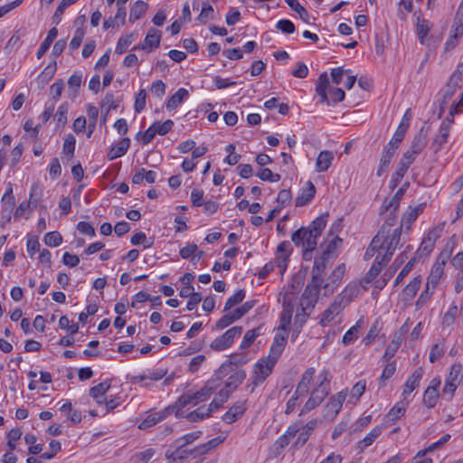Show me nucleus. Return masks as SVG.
<instances>
[{
  "instance_id": "21",
  "label": "nucleus",
  "mask_w": 463,
  "mask_h": 463,
  "mask_svg": "<svg viewBox=\"0 0 463 463\" xmlns=\"http://www.w3.org/2000/svg\"><path fill=\"white\" fill-rule=\"evenodd\" d=\"M287 337V334L281 335L277 333L276 335L274 336L273 343L270 346L269 354L268 356L278 360L285 348Z\"/></svg>"
},
{
  "instance_id": "13",
  "label": "nucleus",
  "mask_w": 463,
  "mask_h": 463,
  "mask_svg": "<svg viewBox=\"0 0 463 463\" xmlns=\"http://www.w3.org/2000/svg\"><path fill=\"white\" fill-rule=\"evenodd\" d=\"M322 285V282H313V279H311V281L307 284L306 287L302 298L303 300L306 301L307 307L309 309H313L315 307V304L317 301L318 294H319V288Z\"/></svg>"
},
{
  "instance_id": "40",
  "label": "nucleus",
  "mask_w": 463,
  "mask_h": 463,
  "mask_svg": "<svg viewBox=\"0 0 463 463\" xmlns=\"http://www.w3.org/2000/svg\"><path fill=\"white\" fill-rule=\"evenodd\" d=\"M402 342V336L395 335L394 338L387 345V347L384 351V354L383 355V359L385 361H389L392 356H394V354L397 352L398 348L400 347Z\"/></svg>"
},
{
  "instance_id": "14",
  "label": "nucleus",
  "mask_w": 463,
  "mask_h": 463,
  "mask_svg": "<svg viewBox=\"0 0 463 463\" xmlns=\"http://www.w3.org/2000/svg\"><path fill=\"white\" fill-rule=\"evenodd\" d=\"M390 215L385 221V222L382 225L381 229L379 230L378 233L373 237L372 240V245L373 247H376L380 245L378 242L380 241V239L383 237H388V233L392 231V227L395 224L397 215L396 211L393 210V208H391L389 210Z\"/></svg>"
},
{
  "instance_id": "5",
  "label": "nucleus",
  "mask_w": 463,
  "mask_h": 463,
  "mask_svg": "<svg viewBox=\"0 0 463 463\" xmlns=\"http://www.w3.org/2000/svg\"><path fill=\"white\" fill-rule=\"evenodd\" d=\"M243 328L242 326H233L228 329L224 334L221 336L215 338L210 345V347L217 352L223 351L230 347L236 336H239L242 334Z\"/></svg>"
},
{
  "instance_id": "24",
  "label": "nucleus",
  "mask_w": 463,
  "mask_h": 463,
  "mask_svg": "<svg viewBox=\"0 0 463 463\" xmlns=\"http://www.w3.org/2000/svg\"><path fill=\"white\" fill-rule=\"evenodd\" d=\"M387 263H389V261L383 260V257H381V254L378 253L371 269L364 277V281L366 283H371L379 275L383 268L386 266Z\"/></svg>"
},
{
  "instance_id": "30",
  "label": "nucleus",
  "mask_w": 463,
  "mask_h": 463,
  "mask_svg": "<svg viewBox=\"0 0 463 463\" xmlns=\"http://www.w3.org/2000/svg\"><path fill=\"white\" fill-rule=\"evenodd\" d=\"M110 388L109 382L100 383L90 389V395L97 402V403H103L106 399L104 398L105 393Z\"/></svg>"
},
{
  "instance_id": "15",
  "label": "nucleus",
  "mask_w": 463,
  "mask_h": 463,
  "mask_svg": "<svg viewBox=\"0 0 463 463\" xmlns=\"http://www.w3.org/2000/svg\"><path fill=\"white\" fill-rule=\"evenodd\" d=\"M229 374L228 379L224 383L225 388L222 390L226 391L230 395V393L235 391L238 386L242 383L246 378V372L243 369H238L236 367L235 370Z\"/></svg>"
},
{
  "instance_id": "3",
  "label": "nucleus",
  "mask_w": 463,
  "mask_h": 463,
  "mask_svg": "<svg viewBox=\"0 0 463 463\" xmlns=\"http://www.w3.org/2000/svg\"><path fill=\"white\" fill-rule=\"evenodd\" d=\"M350 290L346 288L340 295L335 297V300L323 312L319 322L322 326H327L352 301L353 295L348 294Z\"/></svg>"
},
{
  "instance_id": "19",
  "label": "nucleus",
  "mask_w": 463,
  "mask_h": 463,
  "mask_svg": "<svg viewBox=\"0 0 463 463\" xmlns=\"http://www.w3.org/2000/svg\"><path fill=\"white\" fill-rule=\"evenodd\" d=\"M317 423V420H311L300 428L298 438L293 444L295 448L302 447L306 444L311 433L315 430Z\"/></svg>"
},
{
  "instance_id": "32",
  "label": "nucleus",
  "mask_w": 463,
  "mask_h": 463,
  "mask_svg": "<svg viewBox=\"0 0 463 463\" xmlns=\"http://www.w3.org/2000/svg\"><path fill=\"white\" fill-rule=\"evenodd\" d=\"M57 70L56 61L49 63L37 78L38 84L43 88L54 76Z\"/></svg>"
},
{
  "instance_id": "58",
  "label": "nucleus",
  "mask_w": 463,
  "mask_h": 463,
  "mask_svg": "<svg viewBox=\"0 0 463 463\" xmlns=\"http://www.w3.org/2000/svg\"><path fill=\"white\" fill-rule=\"evenodd\" d=\"M292 195L290 190L283 189L279 191L277 197V202L279 204V207L283 208L290 203Z\"/></svg>"
},
{
  "instance_id": "51",
  "label": "nucleus",
  "mask_w": 463,
  "mask_h": 463,
  "mask_svg": "<svg viewBox=\"0 0 463 463\" xmlns=\"http://www.w3.org/2000/svg\"><path fill=\"white\" fill-rule=\"evenodd\" d=\"M259 335L260 333L258 328L247 331L241 343V349L249 348L253 344V342L255 341Z\"/></svg>"
},
{
  "instance_id": "27",
  "label": "nucleus",
  "mask_w": 463,
  "mask_h": 463,
  "mask_svg": "<svg viewBox=\"0 0 463 463\" xmlns=\"http://www.w3.org/2000/svg\"><path fill=\"white\" fill-rule=\"evenodd\" d=\"M315 373L313 367L307 368L301 376V380L298 383L295 394L304 395L308 392V385L311 383Z\"/></svg>"
},
{
  "instance_id": "60",
  "label": "nucleus",
  "mask_w": 463,
  "mask_h": 463,
  "mask_svg": "<svg viewBox=\"0 0 463 463\" xmlns=\"http://www.w3.org/2000/svg\"><path fill=\"white\" fill-rule=\"evenodd\" d=\"M211 415H206V410H204L203 407H200L190 413L187 414L186 418L191 422H196L198 420H202L204 418H208Z\"/></svg>"
},
{
  "instance_id": "16",
  "label": "nucleus",
  "mask_w": 463,
  "mask_h": 463,
  "mask_svg": "<svg viewBox=\"0 0 463 463\" xmlns=\"http://www.w3.org/2000/svg\"><path fill=\"white\" fill-rule=\"evenodd\" d=\"M329 261V257L322 254L319 258H316L314 260V266L312 268V279L313 282H322L326 274V269Z\"/></svg>"
},
{
  "instance_id": "42",
  "label": "nucleus",
  "mask_w": 463,
  "mask_h": 463,
  "mask_svg": "<svg viewBox=\"0 0 463 463\" xmlns=\"http://www.w3.org/2000/svg\"><path fill=\"white\" fill-rule=\"evenodd\" d=\"M76 139L72 134H67L64 137L62 153L68 156L69 159L72 158L75 151Z\"/></svg>"
},
{
  "instance_id": "44",
  "label": "nucleus",
  "mask_w": 463,
  "mask_h": 463,
  "mask_svg": "<svg viewBox=\"0 0 463 463\" xmlns=\"http://www.w3.org/2000/svg\"><path fill=\"white\" fill-rule=\"evenodd\" d=\"M118 107V100L115 99L113 93H107L101 103V109L106 111L104 115V121L106 120V115L111 110L116 109Z\"/></svg>"
},
{
  "instance_id": "56",
  "label": "nucleus",
  "mask_w": 463,
  "mask_h": 463,
  "mask_svg": "<svg viewBox=\"0 0 463 463\" xmlns=\"http://www.w3.org/2000/svg\"><path fill=\"white\" fill-rule=\"evenodd\" d=\"M145 14V4L142 1L137 2L130 10L129 20H138Z\"/></svg>"
},
{
  "instance_id": "28",
  "label": "nucleus",
  "mask_w": 463,
  "mask_h": 463,
  "mask_svg": "<svg viewBox=\"0 0 463 463\" xmlns=\"http://www.w3.org/2000/svg\"><path fill=\"white\" fill-rule=\"evenodd\" d=\"M423 375V369L421 367H418L414 370L412 374L407 379L403 390V395L410 394L413 392L416 387H418L420 380Z\"/></svg>"
},
{
  "instance_id": "36",
  "label": "nucleus",
  "mask_w": 463,
  "mask_h": 463,
  "mask_svg": "<svg viewBox=\"0 0 463 463\" xmlns=\"http://www.w3.org/2000/svg\"><path fill=\"white\" fill-rule=\"evenodd\" d=\"M57 35H58V30L55 27L49 30L46 38L41 43V45L36 52L37 59H41L44 55V53L48 51L52 43L57 37Z\"/></svg>"
},
{
  "instance_id": "37",
  "label": "nucleus",
  "mask_w": 463,
  "mask_h": 463,
  "mask_svg": "<svg viewBox=\"0 0 463 463\" xmlns=\"http://www.w3.org/2000/svg\"><path fill=\"white\" fill-rule=\"evenodd\" d=\"M229 396L226 391L221 390L206 409V415H211L212 412L221 408L227 402Z\"/></svg>"
},
{
  "instance_id": "29",
  "label": "nucleus",
  "mask_w": 463,
  "mask_h": 463,
  "mask_svg": "<svg viewBox=\"0 0 463 463\" xmlns=\"http://www.w3.org/2000/svg\"><path fill=\"white\" fill-rule=\"evenodd\" d=\"M334 160V154L331 151H321L317 158L316 166L318 173L326 171Z\"/></svg>"
},
{
  "instance_id": "9",
  "label": "nucleus",
  "mask_w": 463,
  "mask_h": 463,
  "mask_svg": "<svg viewBox=\"0 0 463 463\" xmlns=\"http://www.w3.org/2000/svg\"><path fill=\"white\" fill-rule=\"evenodd\" d=\"M413 163V158H411L410 156H402L400 160L397 170L392 174V178L390 180V189L394 190L401 180L403 178L404 175L408 171L410 165Z\"/></svg>"
},
{
  "instance_id": "62",
  "label": "nucleus",
  "mask_w": 463,
  "mask_h": 463,
  "mask_svg": "<svg viewBox=\"0 0 463 463\" xmlns=\"http://www.w3.org/2000/svg\"><path fill=\"white\" fill-rule=\"evenodd\" d=\"M84 34H85L84 30L81 28H78L75 31L74 36L69 44V47L71 50L74 51L80 46L82 40L84 38Z\"/></svg>"
},
{
  "instance_id": "10",
  "label": "nucleus",
  "mask_w": 463,
  "mask_h": 463,
  "mask_svg": "<svg viewBox=\"0 0 463 463\" xmlns=\"http://www.w3.org/2000/svg\"><path fill=\"white\" fill-rule=\"evenodd\" d=\"M174 121L166 119L164 122L156 121L148 128H146V144L149 143L156 135H166L173 128Z\"/></svg>"
},
{
  "instance_id": "39",
  "label": "nucleus",
  "mask_w": 463,
  "mask_h": 463,
  "mask_svg": "<svg viewBox=\"0 0 463 463\" xmlns=\"http://www.w3.org/2000/svg\"><path fill=\"white\" fill-rule=\"evenodd\" d=\"M421 279L420 277H415L412 280L410 281L408 285L403 288L402 294L405 300L411 299L419 290L420 287Z\"/></svg>"
},
{
  "instance_id": "25",
  "label": "nucleus",
  "mask_w": 463,
  "mask_h": 463,
  "mask_svg": "<svg viewBox=\"0 0 463 463\" xmlns=\"http://www.w3.org/2000/svg\"><path fill=\"white\" fill-rule=\"evenodd\" d=\"M189 97V92L184 88H180L166 101L165 107L168 110L176 109Z\"/></svg>"
},
{
  "instance_id": "7",
  "label": "nucleus",
  "mask_w": 463,
  "mask_h": 463,
  "mask_svg": "<svg viewBox=\"0 0 463 463\" xmlns=\"http://www.w3.org/2000/svg\"><path fill=\"white\" fill-rule=\"evenodd\" d=\"M346 395V391H341L329 399V402L324 408V418L326 420L333 421L336 418L337 414L342 409Z\"/></svg>"
},
{
  "instance_id": "33",
  "label": "nucleus",
  "mask_w": 463,
  "mask_h": 463,
  "mask_svg": "<svg viewBox=\"0 0 463 463\" xmlns=\"http://www.w3.org/2000/svg\"><path fill=\"white\" fill-rule=\"evenodd\" d=\"M410 185L409 182H405L394 194L390 202L384 205V210L389 211L391 208H393L394 211H397L400 205V202L406 193L408 187Z\"/></svg>"
},
{
  "instance_id": "46",
  "label": "nucleus",
  "mask_w": 463,
  "mask_h": 463,
  "mask_svg": "<svg viewBox=\"0 0 463 463\" xmlns=\"http://www.w3.org/2000/svg\"><path fill=\"white\" fill-rule=\"evenodd\" d=\"M362 319L358 320L356 324L352 326L343 336V344L348 345L353 343L358 337V330L361 327Z\"/></svg>"
},
{
  "instance_id": "61",
  "label": "nucleus",
  "mask_w": 463,
  "mask_h": 463,
  "mask_svg": "<svg viewBox=\"0 0 463 463\" xmlns=\"http://www.w3.org/2000/svg\"><path fill=\"white\" fill-rule=\"evenodd\" d=\"M43 194V188L39 183H33L31 185L29 199L40 202Z\"/></svg>"
},
{
  "instance_id": "23",
  "label": "nucleus",
  "mask_w": 463,
  "mask_h": 463,
  "mask_svg": "<svg viewBox=\"0 0 463 463\" xmlns=\"http://www.w3.org/2000/svg\"><path fill=\"white\" fill-rule=\"evenodd\" d=\"M201 435H202V431L197 430V431H194V432H191V433L182 436L180 439H178L176 440V443L178 444V448H177L175 453L180 454L179 455L180 458L187 457V455H189V454L184 452V450H182V449L184 447H185L186 445L194 442L197 439H199L201 437Z\"/></svg>"
},
{
  "instance_id": "31",
  "label": "nucleus",
  "mask_w": 463,
  "mask_h": 463,
  "mask_svg": "<svg viewBox=\"0 0 463 463\" xmlns=\"http://www.w3.org/2000/svg\"><path fill=\"white\" fill-rule=\"evenodd\" d=\"M129 143L130 141L128 138H123L118 144L113 146L107 155L109 160H114L124 156L129 146Z\"/></svg>"
},
{
  "instance_id": "2",
  "label": "nucleus",
  "mask_w": 463,
  "mask_h": 463,
  "mask_svg": "<svg viewBox=\"0 0 463 463\" xmlns=\"http://www.w3.org/2000/svg\"><path fill=\"white\" fill-rule=\"evenodd\" d=\"M232 362H224L215 372L214 376L207 381L205 386L200 391L193 392L188 391L180 396L175 402V406L184 408L188 404L196 405L198 402L205 401L209 398L217 388L221 386V381L227 376L231 371Z\"/></svg>"
},
{
  "instance_id": "22",
  "label": "nucleus",
  "mask_w": 463,
  "mask_h": 463,
  "mask_svg": "<svg viewBox=\"0 0 463 463\" xmlns=\"http://www.w3.org/2000/svg\"><path fill=\"white\" fill-rule=\"evenodd\" d=\"M292 252L291 244L288 241H284L278 245L277 259L279 260L278 266L284 269L287 266L290 253Z\"/></svg>"
},
{
  "instance_id": "64",
  "label": "nucleus",
  "mask_w": 463,
  "mask_h": 463,
  "mask_svg": "<svg viewBox=\"0 0 463 463\" xmlns=\"http://www.w3.org/2000/svg\"><path fill=\"white\" fill-rule=\"evenodd\" d=\"M254 305L255 300H250L245 302L242 306L234 309L232 313L234 314L235 318L240 319L241 317H242L254 307Z\"/></svg>"
},
{
  "instance_id": "49",
  "label": "nucleus",
  "mask_w": 463,
  "mask_h": 463,
  "mask_svg": "<svg viewBox=\"0 0 463 463\" xmlns=\"http://www.w3.org/2000/svg\"><path fill=\"white\" fill-rule=\"evenodd\" d=\"M443 274V268L440 264L435 265L430 271L428 278L427 286L432 285L433 288L439 283V280Z\"/></svg>"
},
{
  "instance_id": "26",
  "label": "nucleus",
  "mask_w": 463,
  "mask_h": 463,
  "mask_svg": "<svg viewBox=\"0 0 463 463\" xmlns=\"http://www.w3.org/2000/svg\"><path fill=\"white\" fill-rule=\"evenodd\" d=\"M245 411L244 404L241 402H238L232 406L228 411H226L222 416V420L227 423L231 424L237 420L240 417L242 416V414Z\"/></svg>"
},
{
  "instance_id": "6",
  "label": "nucleus",
  "mask_w": 463,
  "mask_h": 463,
  "mask_svg": "<svg viewBox=\"0 0 463 463\" xmlns=\"http://www.w3.org/2000/svg\"><path fill=\"white\" fill-rule=\"evenodd\" d=\"M402 223L400 224L399 227L393 229L388 233V237L382 238V241L384 240V247L382 250H384L385 252L382 255L383 260L385 261H390L397 246L401 241Z\"/></svg>"
},
{
  "instance_id": "20",
  "label": "nucleus",
  "mask_w": 463,
  "mask_h": 463,
  "mask_svg": "<svg viewBox=\"0 0 463 463\" xmlns=\"http://www.w3.org/2000/svg\"><path fill=\"white\" fill-rule=\"evenodd\" d=\"M316 194V187L311 181L307 182L306 187L301 190L300 194L296 198L295 205L301 207L307 204Z\"/></svg>"
},
{
  "instance_id": "45",
  "label": "nucleus",
  "mask_w": 463,
  "mask_h": 463,
  "mask_svg": "<svg viewBox=\"0 0 463 463\" xmlns=\"http://www.w3.org/2000/svg\"><path fill=\"white\" fill-rule=\"evenodd\" d=\"M439 392L432 387H428L423 395V403L428 408H433L438 401Z\"/></svg>"
},
{
  "instance_id": "47",
  "label": "nucleus",
  "mask_w": 463,
  "mask_h": 463,
  "mask_svg": "<svg viewBox=\"0 0 463 463\" xmlns=\"http://www.w3.org/2000/svg\"><path fill=\"white\" fill-rule=\"evenodd\" d=\"M434 243L430 239L424 238L420 243V246L417 250L415 256L416 260L428 256L434 249Z\"/></svg>"
},
{
  "instance_id": "48",
  "label": "nucleus",
  "mask_w": 463,
  "mask_h": 463,
  "mask_svg": "<svg viewBox=\"0 0 463 463\" xmlns=\"http://www.w3.org/2000/svg\"><path fill=\"white\" fill-rule=\"evenodd\" d=\"M43 241L49 247H57L62 242V237L58 232H50L44 235Z\"/></svg>"
},
{
  "instance_id": "18",
  "label": "nucleus",
  "mask_w": 463,
  "mask_h": 463,
  "mask_svg": "<svg viewBox=\"0 0 463 463\" xmlns=\"http://www.w3.org/2000/svg\"><path fill=\"white\" fill-rule=\"evenodd\" d=\"M345 272V264H339L335 268V269L331 272L329 277L327 278L326 283L324 285V288L326 290H329L331 293L334 291V288L339 285L341 279Z\"/></svg>"
},
{
  "instance_id": "12",
  "label": "nucleus",
  "mask_w": 463,
  "mask_h": 463,
  "mask_svg": "<svg viewBox=\"0 0 463 463\" xmlns=\"http://www.w3.org/2000/svg\"><path fill=\"white\" fill-rule=\"evenodd\" d=\"M329 389L328 388H315L312 392L310 398L305 403L302 412L309 411L316 407H317L324 399L328 395Z\"/></svg>"
},
{
  "instance_id": "35",
  "label": "nucleus",
  "mask_w": 463,
  "mask_h": 463,
  "mask_svg": "<svg viewBox=\"0 0 463 463\" xmlns=\"http://www.w3.org/2000/svg\"><path fill=\"white\" fill-rule=\"evenodd\" d=\"M383 427H374L361 441L358 443L360 451H364L367 447L371 446L374 440L381 435Z\"/></svg>"
},
{
  "instance_id": "43",
  "label": "nucleus",
  "mask_w": 463,
  "mask_h": 463,
  "mask_svg": "<svg viewBox=\"0 0 463 463\" xmlns=\"http://www.w3.org/2000/svg\"><path fill=\"white\" fill-rule=\"evenodd\" d=\"M161 37V31L155 28H150L146 33V48H157L159 46Z\"/></svg>"
},
{
  "instance_id": "1",
  "label": "nucleus",
  "mask_w": 463,
  "mask_h": 463,
  "mask_svg": "<svg viewBox=\"0 0 463 463\" xmlns=\"http://www.w3.org/2000/svg\"><path fill=\"white\" fill-rule=\"evenodd\" d=\"M329 213H323L317 217L307 227H301L291 234V241L297 247L302 248L303 259L311 260L313 251L317 245V240L326 226Z\"/></svg>"
},
{
  "instance_id": "38",
  "label": "nucleus",
  "mask_w": 463,
  "mask_h": 463,
  "mask_svg": "<svg viewBox=\"0 0 463 463\" xmlns=\"http://www.w3.org/2000/svg\"><path fill=\"white\" fill-rule=\"evenodd\" d=\"M450 34L458 39L463 35V7L461 5L455 15Z\"/></svg>"
},
{
  "instance_id": "8",
  "label": "nucleus",
  "mask_w": 463,
  "mask_h": 463,
  "mask_svg": "<svg viewBox=\"0 0 463 463\" xmlns=\"http://www.w3.org/2000/svg\"><path fill=\"white\" fill-rule=\"evenodd\" d=\"M427 145V131L424 127H421L417 135L414 137L411 147L403 154V156H410L411 158L415 160L416 156L420 154Z\"/></svg>"
},
{
  "instance_id": "59",
  "label": "nucleus",
  "mask_w": 463,
  "mask_h": 463,
  "mask_svg": "<svg viewBox=\"0 0 463 463\" xmlns=\"http://www.w3.org/2000/svg\"><path fill=\"white\" fill-rule=\"evenodd\" d=\"M236 320L238 319L235 318L234 314L232 312L225 314L217 321L215 326L217 329L222 330L230 326L231 324H232L233 322H235Z\"/></svg>"
},
{
  "instance_id": "11",
  "label": "nucleus",
  "mask_w": 463,
  "mask_h": 463,
  "mask_svg": "<svg viewBox=\"0 0 463 463\" xmlns=\"http://www.w3.org/2000/svg\"><path fill=\"white\" fill-rule=\"evenodd\" d=\"M453 119L449 122H441L439 134L433 138L431 143V148L434 153L439 152L442 148L443 145L447 143Z\"/></svg>"
},
{
  "instance_id": "63",
  "label": "nucleus",
  "mask_w": 463,
  "mask_h": 463,
  "mask_svg": "<svg viewBox=\"0 0 463 463\" xmlns=\"http://www.w3.org/2000/svg\"><path fill=\"white\" fill-rule=\"evenodd\" d=\"M49 447L50 451L43 453L40 457L41 458L51 459L61 450V443L57 440H52Z\"/></svg>"
},
{
  "instance_id": "50",
  "label": "nucleus",
  "mask_w": 463,
  "mask_h": 463,
  "mask_svg": "<svg viewBox=\"0 0 463 463\" xmlns=\"http://www.w3.org/2000/svg\"><path fill=\"white\" fill-rule=\"evenodd\" d=\"M245 298V290L239 289L233 296L230 297L224 306V311H227L234 306L240 304Z\"/></svg>"
},
{
  "instance_id": "34",
  "label": "nucleus",
  "mask_w": 463,
  "mask_h": 463,
  "mask_svg": "<svg viewBox=\"0 0 463 463\" xmlns=\"http://www.w3.org/2000/svg\"><path fill=\"white\" fill-rule=\"evenodd\" d=\"M395 151L392 147H384L380 159V165L377 169V175L382 176L383 174L387 170Z\"/></svg>"
},
{
  "instance_id": "52",
  "label": "nucleus",
  "mask_w": 463,
  "mask_h": 463,
  "mask_svg": "<svg viewBox=\"0 0 463 463\" xmlns=\"http://www.w3.org/2000/svg\"><path fill=\"white\" fill-rule=\"evenodd\" d=\"M425 205V203L418 204L413 209H411V211L404 214L403 220L408 223L413 222L418 218V216L423 212Z\"/></svg>"
},
{
  "instance_id": "55",
  "label": "nucleus",
  "mask_w": 463,
  "mask_h": 463,
  "mask_svg": "<svg viewBox=\"0 0 463 463\" xmlns=\"http://www.w3.org/2000/svg\"><path fill=\"white\" fill-rule=\"evenodd\" d=\"M416 261V257H413L405 264V266L402 268V269L400 271V273L395 279L393 284L394 287H396L402 281L403 278L407 276V274L411 270Z\"/></svg>"
},
{
  "instance_id": "17",
  "label": "nucleus",
  "mask_w": 463,
  "mask_h": 463,
  "mask_svg": "<svg viewBox=\"0 0 463 463\" xmlns=\"http://www.w3.org/2000/svg\"><path fill=\"white\" fill-rule=\"evenodd\" d=\"M222 441H223V439H222L221 437H216L203 444H201V445L194 448L193 449H190V450L184 449V452L188 453L189 455H192L194 458H196V457L203 456V455L208 453L210 450L215 449L218 445H220Z\"/></svg>"
},
{
  "instance_id": "53",
  "label": "nucleus",
  "mask_w": 463,
  "mask_h": 463,
  "mask_svg": "<svg viewBox=\"0 0 463 463\" xmlns=\"http://www.w3.org/2000/svg\"><path fill=\"white\" fill-rule=\"evenodd\" d=\"M405 413V408L394 406L385 416L386 423H393Z\"/></svg>"
},
{
  "instance_id": "41",
  "label": "nucleus",
  "mask_w": 463,
  "mask_h": 463,
  "mask_svg": "<svg viewBox=\"0 0 463 463\" xmlns=\"http://www.w3.org/2000/svg\"><path fill=\"white\" fill-rule=\"evenodd\" d=\"M68 111L69 105L67 102H63L59 106L54 115V120L57 123V127L63 128L66 125Z\"/></svg>"
},
{
  "instance_id": "4",
  "label": "nucleus",
  "mask_w": 463,
  "mask_h": 463,
  "mask_svg": "<svg viewBox=\"0 0 463 463\" xmlns=\"http://www.w3.org/2000/svg\"><path fill=\"white\" fill-rule=\"evenodd\" d=\"M278 360L275 358L267 356L260 359L254 369V379L251 383L248 384L246 388L250 392H252L254 389L260 383H262L267 377L271 373Z\"/></svg>"
},
{
  "instance_id": "54",
  "label": "nucleus",
  "mask_w": 463,
  "mask_h": 463,
  "mask_svg": "<svg viewBox=\"0 0 463 463\" xmlns=\"http://www.w3.org/2000/svg\"><path fill=\"white\" fill-rule=\"evenodd\" d=\"M292 308L288 307L283 310L280 316V325L278 328V330H283L285 332L288 331V327L290 324L291 317H292Z\"/></svg>"
},
{
  "instance_id": "57",
  "label": "nucleus",
  "mask_w": 463,
  "mask_h": 463,
  "mask_svg": "<svg viewBox=\"0 0 463 463\" xmlns=\"http://www.w3.org/2000/svg\"><path fill=\"white\" fill-rule=\"evenodd\" d=\"M460 81L454 80V78L450 77L449 82L446 85V90L444 92V99H449L456 90L460 88Z\"/></svg>"
}]
</instances>
